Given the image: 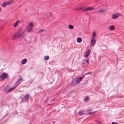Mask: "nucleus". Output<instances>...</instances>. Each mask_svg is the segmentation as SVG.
I'll return each instance as SVG.
<instances>
[{
	"label": "nucleus",
	"mask_w": 124,
	"mask_h": 124,
	"mask_svg": "<svg viewBox=\"0 0 124 124\" xmlns=\"http://www.w3.org/2000/svg\"><path fill=\"white\" fill-rule=\"evenodd\" d=\"M88 11H91L93 10L94 8L93 7H89L88 8Z\"/></svg>",
	"instance_id": "nucleus-17"
},
{
	"label": "nucleus",
	"mask_w": 124,
	"mask_h": 124,
	"mask_svg": "<svg viewBox=\"0 0 124 124\" xmlns=\"http://www.w3.org/2000/svg\"><path fill=\"white\" fill-rule=\"evenodd\" d=\"M86 113H85L84 110H82L80 111L78 113L81 116H82L84 115Z\"/></svg>",
	"instance_id": "nucleus-10"
},
{
	"label": "nucleus",
	"mask_w": 124,
	"mask_h": 124,
	"mask_svg": "<svg viewBox=\"0 0 124 124\" xmlns=\"http://www.w3.org/2000/svg\"><path fill=\"white\" fill-rule=\"evenodd\" d=\"M86 60H84L82 62V64H85L86 62Z\"/></svg>",
	"instance_id": "nucleus-25"
},
{
	"label": "nucleus",
	"mask_w": 124,
	"mask_h": 124,
	"mask_svg": "<svg viewBox=\"0 0 124 124\" xmlns=\"http://www.w3.org/2000/svg\"><path fill=\"white\" fill-rule=\"evenodd\" d=\"M1 11V9L0 8V11Z\"/></svg>",
	"instance_id": "nucleus-31"
},
{
	"label": "nucleus",
	"mask_w": 124,
	"mask_h": 124,
	"mask_svg": "<svg viewBox=\"0 0 124 124\" xmlns=\"http://www.w3.org/2000/svg\"><path fill=\"white\" fill-rule=\"evenodd\" d=\"M22 34H19L18 33H16L13 37V38L14 39H15L17 38H20L22 36Z\"/></svg>",
	"instance_id": "nucleus-5"
},
{
	"label": "nucleus",
	"mask_w": 124,
	"mask_h": 124,
	"mask_svg": "<svg viewBox=\"0 0 124 124\" xmlns=\"http://www.w3.org/2000/svg\"><path fill=\"white\" fill-rule=\"evenodd\" d=\"M86 62H87L88 64H89L88 61L87 60H86Z\"/></svg>",
	"instance_id": "nucleus-29"
},
{
	"label": "nucleus",
	"mask_w": 124,
	"mask_h": 124,
	"mask_svg": "<svg viewBox=\"0 0 124 124\" xmlns=\"http://www.w3.org/2000/svg\"><path fill=\"white\" fill-rule=\"evenodd\" d=\"M20 84L19 83H18L17 82H16L14 84V86L16 87V88L18 85Z\"/></svg>",
	"instance_id": "nucleus-16"
},
{
	"label": "nucleus",
	"mask_w": 124,
	"mask_h": 124,
	"mask_svg": "<svg viewBox=\"0 0 124 124\" xmlns=\"http://www.w3.org/2000/svg\"><path fill=\"white\" fill-rule=\"evenodd\" d=\"M29 98V95L28 94L25 95L23 99H24V101H27L28 102Z\"/></svg>",
	"instance_id": "nucleus-8"
},
{
	"label": "nucleus",
	"mask_w": 124,
	"mask_h": 124,
	"mask_svg": "<svg viewBox=\"0 0 124 124\" xmlns=\"http://www.w3.org/2000/svg\"><path fill=\"white\" fill-rule=\"evenodd\" d=\"M77 41L78 43H80L82 41V39L80 38H78L77 39Z\"/></svg>",
	"instance_id": "nucleus-14"
},
{
	"label": "nucleus",
	"mask_w": 124,
	"mask_h": 124,
	"mask_svg": "<svg viewBox=\"0 0 124 124\" xmlns=\"http://www.w3.org/2000/svg\"><path fill=\"white\" fill-rule=\"evenodd\" d=\"M17 25V23H16L14 24L13 26L14 27H16Z\"/></svg>",
	"instance_id": "nucleus-26"
},
{
	"label": "nucleus",
	"mask_w": 124,
	"mask_h": 124,
	"mask_svg": "<svg viewBox=\"0 0 124 124\" xmlns=\"http://www.w3.org/2000/svg\"><path fill=\"white\" fill-rule=\"evenodd\" d=\"M90 111L91 110L89 109H88L87 110V112H88V114L89 115H90L92 114L95 112V111H94L93 112H90Z\"/></svg>",
	"instance_id": "nucleus-13"
},
{
	"label": "nucleus",
	"mask_w": 124,
	"mask_h": 124,
	"mask_svg": "<svg viewBox=\"0 0 124 124\" xmlns=\"http://www.w3.org/2000/svg\"><path fill=\"white\" fill-rule=\"evenodd\" d=\"M104 10H103L100 9L98 11V12L100 13H102L104 12Z\"/></svg>",
	"instance_id": "nucleus-23"
},
{
	"label": "nucleus",
	"mask_w": 124,
	"mask_h": 124,
	"mask_svg": "<svg viewBox=\"0 0 124 124\" xmlns=\"http://www.w3.org/2000/svg\"><path fill=\"white\" fill-rule=\"evenodd\" d=\"M112 124H118L115 122H112Z\"/></svg>",
	"instance_id": "nucleus-27"
},
{
	"label": "nucleus",
	"mask_w": 124,
	"mask_h": 124,
	"mask_svg": "<svg viewBox=\"0 0 124 124\" xmlns=\"http://www.w3.org/2000/svg\"><path fill=\"white\" fill-rule=\"evenodd\" d=\"M84 76L82 77H80L78 78H75L72 81L71 83V85H74L78 84L84 78Z\"/></svg>",
	"instance_id": "nucleus-1"
},
{
	"label": "nucleus",
	"mask_w": 124,
	"mask_h": 124,
	"mask_svg": "<svg viewBox=\"0 0 124 124\" xmlns=\"http://www.w3.org/2000/svg\"><path fill=\"white\" fill-rule=\"evenodd\" d=\"M27 61V59L25 58L24 59L22 60L21 61V63L22 64H24Z\"/></svg>",
	"instance_id": "nucleus-12"
},
{
	"label": "nucleus",
	"mask_w": 124,
	"mask_h": 124,
	"mask_svg": "<svg viewBox=\"0 0 124 124\" xmlns=\"http://www.w3.org/2000/svg\"><path fill=\"white\" fill-rule=\"evenodd\" d=\"M68 28L70 29H72L73 28V26L72 25H69L68 26Z\"/></svg>",
	"instance_id": "nucleus-19"
},
{
	"label": "nucleus",
	"mask_w": 124,
	"mask_h": 124,
	"mask_svg": "<svg viewBox=\"0 0 124 124\" xmlns=\"http://www.w3.org/2000/svg\"><path fill=\"white\" fill-rule=\"evenodd\" d=\"M83 11H88V8H84L83 9Z\"/></svg>",
	"instance_id": "nucleus-22"
},
{
	"label": "nucleus",
	"mask_w": 124,
	"mask_h": 124,
	"mask_svg": "<svg viewBox=\"0 0 124 124\" xmlns=\"http://www.w3.org/2000/svg\"><path fill=\"white\" fill-rule=\"evenodd\" d=\"M8 77V74L5 73H2V75L0 76V78L1 81L4 79L7 78Z\"/></svg>",
	"instance_id": "nucleus-3"
},
{
	"label": "nucleus",
	"mask_w": 124,
	"mask_h": 124,
	"mask_svg": "<svg viewBox=\"0 0 124 124\" xmlns=\"http://www.w3.org/2000/svg\"><path fill=\"white\" fill-rule=\"evenodd\" d=\"M20 21L19 20H18L16 23H17V24Z\"/></svg>",
	"instance_id": "nucleus-30"
},
{
	"label": "nucleus",
	"mask_w": 124,
	"mask_h": 124,
	"mask_svg": "<svg viewBox=\"0 0 124 124\" xmlns=\"http://www.w3.org/2000/svg\"><path fill=\"white\" fill-rule=\"evenodd\" d=\"M81 9V8H80L79 9Z\"/></svg>",
	"instance_id": "nucleus-32"
},
{
	"label": "nucleus",
	"mask_w": 124,
	"mask_h": 124,
	"mask_svg": "<svg viewBox=\"0 0 124 124\" xmlns=\"http://www.w3.org/2000/svg\"><path fill=\"white\" fill-rule=\"evenodd\" d=\"M96 41V39L95 38H93V39L92 38V39L91 41V44L90 46H91L92 47L94 46V44L95 43Z\"/></svg>",
	"instance_id": "nucleus-6"
},
{
	"label": "nucleus",
	"mask_w": 124,
	"mask_h": 124,
	"mask_svg": "<svg viewBox=\"0 0 124 124\" xmlns=\"http://www.w3.org/2000/svg\"><path fill=\"white\" fill-rule=\"evenodd\" d=\"M49 57L48 56H45L44 57V60H48Z\"/></svg>",
	"instance_id": "nucleus-20"
},
{
	"label": "nucleus",
	"mask_w": 124,
	"mask_h": 124,
	"mask_svg": "<svg viewBox=\"0 0 124 124\" xmlns=\"http://www.w3.org/2000/svg\"><path fill=\"white\" fill-rule=\"evenodd\" d=\"M11 2H10L4 3L3 4H2V6L3 7H5L6 6L9 5Z\"/></svg>",
	"instance_id": "nucleus-11"
},
{
	"label": "nucleus",
	"mask_w": 124,
	"mask_h": 124,
	"mask_svg": "<svg viewBox=\"0 0 124 124\" xmlns=\"http://www.w3.org/2000/svg\"><path fill=\"white\" fill-rule=\"evenodd\" d=\"M114 26L113 25H111L109 27V30H112L114 28Z\"/></svg>",
	"instance_id": "nucleus-15"
},
{
	"label": "nucleus",
	"mask_w": 124,
	"mask_h": 124,
	"mask_svg": "<svg viewBox=\"0 0 124 124\" xmlns=\"http://www.w3.org/2000/svg\"><path fill=\"white\" fill-rule=\"evenodd\" d=\"M90 52V50L89 49L87 51H86V53L84 54V56L85 57H87L89 55V54Z\"/></svg>",
	"instance_id": "nucleus-9"
},
{
	"label": "nucleus",
	"mask_w": 124,
	"mask_h": 124,
	"mask_svg": "<svg viewBox=\"0 0 124 124\" xmlns=\"http://www.w3.org/2000/svg\"><path fill=\"white\" fill-rule=\"evenodd\" d=\"M96 35V34L95 33V32H94L93 33V35L92 36V39H93V38H95L94 37V36H95Z\"/></svg>",
	"instance_id": "nucleus-18"
},
{
	"label": "nucleus",
	"mask_w": 124,
	"mask_h": 124,
	"mask_svg": "<svg viewBox=\"0 0 124 124\" xmlns=\"http://www.w3.org/2000/svg\"><path fill=\"white\" fill-rule=\"evenodd\" d=\"M16 88V87L14 86L8 89V88H6L4 89V91L6 92L7 93L14 90Z\"/></svg>",
	"instance_id": "nucleus-4"
},
{
	"label": "nucleus",
	"mask_w": 124,
	"mask_h": 124,
	"mask_svg": "<svg viewBox=\"0 0 124 124\" xmlns=\"http://www.w3.org/2000/svg\"><path fill=\"white\" fill-rule=\"evenodd\" d=\"M89 99V98L88 97V96H87V97L85 98L84 99V101H86Z\"/></svg>",
	"instance_id": "nucleus-21"
},
{
	"label": "nucleus",
	"mask_w": 124,
	"mask_h": 124,
	"mask_svg": "<svg viewBox=\"0 0 124 124\" xmlns=\"http://www.w3.org/2000/svg\"><path fill=\"white\" fill-rule=\"evenodd\" d=\"M119 14L118 13L113 14L112 16V19H114L118 17L119 16Z\"/></svg>",
	"instance_id": "nucleus-7"
},
{
	"label": "nucleus",
	"mask_w": 124,
	"mask_h": 124,
	"mask_svg": "<svg viewBox=\"0 0 124 124\" xmlns=\"http://www.w3.org/2000/svg\"><path fill=\"white\" fill-rule=\"evenodd\" d=\"M33 24L32 23H30L28 24V25L26 26L27 28V31L28 32H31L32 30V27Z\"/></svg>",
	"instance_id": "nucleus-2"
},
{
	"label": "nucleus",
	"mask_w": 124,
	"mask_h": 124,
	"mask_svg": "<svg viewBox=\"0 0 124 124\" xmlns=\"http://www.w3.org/2000/svg\"><path fill=\"white\" fill-rule=\"evenodd\" d=\"M45 31V30H41L40 31H39V32H41V31Z\"/></svg>",
	"instance_id": "nucleus-28"
},
{
	"label": "nucleus",
	"mask_w": 124,
	"mask_h": 124,
	"mask_svg": "<svg viewBox=\"0 0 124 124\" xmlns=\"http://www.w3.org/2000/svg\"><path fill=\"white\" fill-rule=\"evenodd\" d=\"M22 79V78H20L18 79L17 81H16L18 83H19V82Z\"/></svg>",
	"instance_id": "nucleus-24"
}]
</instances>
